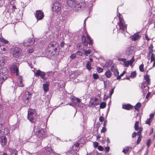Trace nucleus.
<instances>
[{
  "label": "nucleus",
  "instance_id": "nucleus-1",
  "mask_svg": "<svg viewBox=\"0 0 155 155\" xmlns=\"http://www.w3.org/2000/svg\"><path fill=\"white\" fill-rule=\"evenodd\" d=\"M66 2L68 5L76 11L80 10L82 7H84L85 5L84 1L78 2L76 1L75 0H67Z\"/></svg>",
  "mask_w": 155,
  "mask_h": 155
},
{
  "label": "nucleus",
  "instance_id": "nucleus-2",
  "mask_svg": "<svg viewBox=\"0 0 155 155\" xmlns=\"http://www.w3.org/2000/svg\"><path fill=\"white\" fill-rule=\"evenodd\" d=\"M33 130L35 132L36 135L39 138H43L46 136L45 130L40 127H35Z\"/></svg>",
  "mask_w": 155,
  "mask_h": 155
},
{
  "label": "nucleus",
  "instance_id": "nucleus-3",
  "mask_svg": "<svg viewBox=\"0 0 155 155\" xmlns=\"http://www.w3.org/2000/svg\"><path fill=\"white\" fill-rule=\"evenodd\" d=\"M8 76L7 69L3 68L0 69V84H2Z\"/></svg>",
  "mask_w": 155,
  "mask_h": 155
},
{
  "label": "nucleus",
  "instance_id": "nucleus-4",
  "mask_svg": "<svg viewBox=\"0 0 155 155\" xmlns=\"http://www.w3.org/2000/svg\"><path fill=\"white\" fill-rule=\"evenodd\" d=\"M58 44L56 41H53L52 42L49 44L48 46L47 47L46 49L48 52L51 51L53 50H54V51L55 52L54 53L53 52H52L53 53V54H55L56 53V51H57L58 48Z\"/></svg>",
  "mask_w": 155,
  "mask_h": 155
},
{
  "label": "nucleus",
  "instance_id": "nucleus-5",
  "mask_svg": "<svg viewBox=\"0 0 155 155\" xmlns=\"http://www.w3.org/2000/svg\"><path fill=\"white\" fill-rule=\"evenodd\" d=\"M119 22L117 24L119 27L120 29L124 31H126L127 25L125 24L123 18L121 17L120 14H119Z\"/></svg>",
  "mask_w": 155,
  "mask_h": 155
},
{
  "label": "nucleus",
  "instance_id": "nucleus-6",
  "mask_svg": "<svg viewBox=\"0 0 155 155\" xmlns=\"http://www.w3.org/2000/svg\"><path fill=\"white\" fill-rule=\"evenodd\" d=\"M21 49L18 47H13L11 48V52L14 57H19L21 54Z\"/></svg>",
  "mask_w": 155,
  "mask_h": 155
},
{
  "label": "nucleus",
  "instance_id": "nucleus-7",
  "mask_svg": "<svg viewBox=\"0 0 155 155\" xmlns=\"http://www.w3.org/2000/svg\"><path fill=\"white\" fill-rule=\"evenodd\" d=\"M81 38L83 43L85 45L87 46L88 44L90 45L93 44L92 40L88 35H87L86 37L84 35L82 36Z\"/></svg>",
  "mask_w": 155,
  "mask_h": 155
},
{
  "label": "nucleus",
  "instance_id": "nucleus-8",
  "mask_svg": "<svg viewBox=\"0 0 155 155\" xmlns=\"http://www.w3.org/2000/svg\"><path fill=\"white\" fill-rule=\"evenodd\" d=\"M61 8V5L58 2L54 3L52 6V11L56 12L58 14H60Z\"/></svg>",
  "mask_w": 155,
  "mask_h": 155
},
{
  "label": "nucleus",
  "instance_id": "nucleus-9",
  "mask_svg": "<svg viewBox=\"0 0 155 155\" xmlns=\"http://www.w3.org/2000/svg\"><path fill=\"white\" fill-rule=\"evenodd\" d=\"M31 96V93L28 91L25 92L23 97V100L25 104H28L30 102Z\"/></svg>",
  "mask_w": 155,
  "mask_h": 155
},
{
  "label": "nucleus",
  "instance_id": "nucleus-10",
  "mask_svg": "<svg viewBox=\"0 0 155 155\" xmlns=\"http://www.w3.org/2000/svg\"><path fill=\"white\" fill-rule=\"evenodd\" d=\"M35 15L38 21L42 20L44 16V12L41 10L36 11Z\"/></svg>",
  "mask_w": 155,
  "mask_h": 155
},
{
  "label": "nucleus",
  "instance_id": "nucleus-11",
  "mask_svg": "<svg viewBox=\"0 0 155 155\" xmlns=\"http://www.w3.org/2000/svg\"><path fill=\"white\" fill-rule=\"evenodd\" d=\"M120 60L124 63L125 67H128L129 65H132L134 61V59L133 57L130 61H127L125 58H121Z\"/></svg>",
  "mask_w": 155,
  "mask_h": 155
},
{
  "label": "nucleus",
  "instance_id": "nucleus-12",
  "mask_svg": "<svg viewBox=\"0 0 155 155\" xmlns=\"http://www.w3.org/2000/svg\"><path fill=\"white\" fill-rule=\"evenodd\" d=\"M10 69L12 73H14L15 72L16 75H18V70L17 64H12L10 66Z\"/></svg>",
  "mask_w": 155,
  "mask_h": 155
},
{
  "label": "nucleus",
  "instance_id": "nucleus-13",
  "mask_svg": "<svg viewBox=\"0 0 155 155\" xmlns=\"http://www.w3.org/2000/svg\"><path fill=\"white\" fill-rule=\"evenodd\" d=\"M34 43V41L32 39L27 38L24 41L23 43L25 46H28L33 44Z\"/></svg>",
  "mask_w": 155,
  "mask_h": 155
},
{
  "label": "nucleus",
  "instance_id": "nucleus-14",
  "mask_svg": "<svg viewBox=\"0 0 155 155\" xmlns=\"http://www.w3.org/2000/svg\"><path fill=\"white\" fill-rule=\"evenodd\" d=\"M35 75L36 77L40 76L42 79H45L44 78V76L45 74V73L43 71H42L39 70H36V71H34Z\"/></svg>",
  "mask_w": 155,
  "mask_h": 155
},
{
  "label": "nucleus",
  "instance_id": "nucleus-15",
  "mask_svg": "<svg viewBox=\"0 0 155 155\" xmlns=\"http://www.w3.org/2000/svg\"><path fill=\"white\" fill-rule=\"evenodd\" d=\"M7 142V139L5 136H2L0 137V143L2 146L6 145Z\"/></svg>",
  "mask_w": 155,
  "mask_h": 155
},
{
  "label": "nucleus",
  "instance_id": "nucleus-16",
  "mask_svg": "<svg viewBox=\"0 0 155 155\" xmlns=\"http://www.w3.org/2000/svg\"><path fill=\"white\" fill-rule=\"evenodd\" d=\"M111 71L113 72L115 76H118L119 75V72L117 69L114 66H112L110 68Z\"/></svg>",
  "mask_w": 155,
  "mask_h": 155
},
{
  "label": "nucleus",
  "instance_id": "nucleus-17",
  "mask_svg": "<svg viewBox=\"0 0 155 155\" xmlns=\"http://www.w3.org/2000/svg\"><path fill=\"white\" fill-rule=\"evenodd\" d=\"M49 85V84L48 81H46L45 83L43 84V87L45 92H46L48 91Z\"/></svg>",
  "mask_w": 155,
  "mask_h": 155
},
{
  "label": "nucleus",
  "instance_id": "nucleus-18",
  "mask_svg": "<svg viewBox=\"0 0 155 155\" xmlns=\"http://www.w3.org/2000/svg\"><path fill=\"white\" fill-rule=\"evenodd\" d=\"M98 99L95 98L92 99L91 101V104L92 105H97L99 104L98 101Z\"/></svg>",
  "mask_w": 155,
  "mask_h": 155
},
{
  "label": "nucleus",
  "instance_id": "nucleus-19",
  "mask_svg": "<svg viewBox=\"0 0 155 155\" xmlns=\"http://www.w3.org/2000/svg\"><path fill=\"white\" fill-rule=\"evenodd\" d=\"M123 108L129 110L133 108V106L130 104H124L122 106Z\"/></svg>",
  "mask_w": 155,
  "mask_h": 155
},
{
  "label": "nucleus",
  "instance_id": "nucleus-20",
  "mask_svg": "<svg viewBox=\"0 0 155 155\" xmlns=\"http://www.w3.org/2000/svg\"><path fill=\"white\" fill-rule=\"evenodd\" d=\"M22 78L21 76H20L17 79V84L20 87H23V84L22 83Z\"/></svg>",
  "mask_w": 155,
  "mask_h": 155
},
{
  "label": "nucleus",
  "instance_id": "nucleus-21",
  "mask_svg": "<svg viewBox=\"0 0 155 155\" xmlns=\"http://www.w3.org/2000/svg\"><path fill=\"white\" fill-rule=\"evenodd\" d=\"M140 37V36L138 33H136L131 37L132 39L134 41H135L138 39Z\"/></svg>",
  "mask_w": 155,
  "mask_h": 155
},
{
  "label": "nucleus",
  "instance_id": "nucleus-22",
  "mask_svg": "<svg viewBox=\"0 0 155 155\" xmlns=\"http://www.w3.org/2000/svg\"><path fill=\"white\" fill-rule=\"evenodd\" d=\"M141 88L142 89V91L144 93H145L148 90V87L147 85H144L142 84L141 86Z\"/></svg>",
  "mask_w": 155,
  "mask_h": 155
},
{
  "label": "nucleus",
  "instance_id": "nucleus-23",
  "mask_svg": "<svg viewBox=\"0 0 155 155\" xmlns=\"http://www.w3.org/2000/svg\"><path fill=\"white\" fill-rule=\"evenodd\" d=\"M144 79L147 81V84L149 85L150 84V80L149 78V76L147 74L144 76Z\"/></svg>",
  "mask_w": 155,
  "mask_h": 155
},
{
  "label": "nucleus",
  "instance_id": "nucleus-24",
  "mask_svg": "<svg viewBox=\"0 0 155 155\" xmlns=\"http://www.w3.org/2000/svg\"><path fill=\"white\" fill-rule=\"evenodd\" d=\"M112 74L111 72L109 70L107 71L105 73V75H106V77L107 78H110Z\"/></svg>",
  "mask_w": 155,
  "mask_h": 155
},
{
  "label": "nucleus",
  "instance_id": "nucleus-25",
  "mask_svg": "<svg viewBox=\"0 0 155 155\" xmlns=\"http://www.w3.org/2000/svg\"><path fill=\"white\" fill-rule=\"evenodd\" d=\"M141 106V104L140 103H138L136 105L134 106L135 109L137 111H139V109L140 108Z\"/></svg>",
  "mask_w": 155,
  "mask_h": 155
},
{
  "label": "nucleus",
  "instance_id": "nucleus-26",
  "mask_svg": "<svg viewBox=\"0 0 155 155\" xmlns=\"http://www.w3.org/2000/svg\"><path fill=\"white\" fill-rule=\"evenodd\" d=\"M35 115H32L28 116V119L31 122H34V117Z\"/></svg>",
  "mask_w": 155,
  "mask_h": 155
},
{
  "label": "nucleus",
  "instance_id": "nucleus-27",
  "mask_svg": "<svg viewBox=\"0 0 155 155\" xmlns=\"http://www.w3.org/2000/svg\"><path fill=\"white\" fill-rule=\"evenodd\" d=\"M35 110L31 109L29 110L28 112V116L32 115H35Z\"/></svg>",
  "mask_w": 155,
  "mask_h": 155
},
{
  "label": "nucleus",
  "instance_id": "nucleus-28",
  "mask_svg": "<svg viewBox=\"0 0 155 155\" xmlns=\"http://www.w3.org/2000/svg\"><path fill=\"white\" fill-rule=\"evenodd\" d=\"M0 41L4 44H7L8 43V41L2 37H1L0 38Z\"/></svg>",
  "mask_w": 155,
  "mask_h": 155
},
{
  "label": "nucleus",
  "instance_id": "nucleus-29",
  "mask_svg": "<svg viewBox=\"0 0 155 155\" xmlns=\"http://www.w3.org/2000/svg\"><path fill=\"white\" fill-rule=\"evenodd\" d=\"M153 46L152 44L149 47L148 53H149V54H151V53H152L153 51Z\"/></svg>",
  "mask_w": 155,
  "mask_h": 155
},
{
  "label": "nucleus",
  "instance_id": "nucleus-30",
  "mask_svg": "<svg viewBox=\"0 0 155 155\" xmlns=\"http://www.w3.org/2000/svg\"><path fill=\"white\" fill-rule=\"evenodd\" d=\"M91 63L90 62L88 61L87 62L86 64V67L89 70H90L91 69Z\"/></svg>",
  "mask_w": 155,
  "mask_h": 155
},
{
  "label": "nucleus",
  "instance_id": "nucleus-31",
  "mask_svg": "<svg viewBox=\"0 0 155 155\" xmlns=\"http://www.w3.org/2000/svg\"><path fill=\"white\" fill-rule=\"evenodd\" d=\"M0 50L1 52L2 53H4L6 51V48L4 46H0Z\"/></svg>",
  "mask_w": 155,
  "mask_h": 155
},
{
  "label": "nucleus",
  "instance_id": "nucleus-32",
  "mask_svg": "<svg viewBox=\"0 0 155 155\" xmlns=\"http://www.w3.org/2000/svg\"><path fill=\"white\" fill-rule=\"evenodd\" d=\"M129 147H125L122 151L125 154H126L128 151L129 150Z\"/></svg>",
  "mask_w": 155,
  "mask_h": 155
},
{
  "label": "nucleus",
  "instance_id": "nucleus-33",
  "mask_svg": "<svg viewBox=\"0 0 155 155\" xmlns=\"http://www.w3.org/2000/svg\"><path fill=\"white\" fill-rule=\"evenodd\" d=\"M139 122L136 121L134 125V128L136 130H137L138 129Z\"/></svg>",
  "mask_w": 155,
  "mask_h": 155
},
{
  "label": "nucleus",
  "instance_id": "nucleus-34",
  "mask_svg": "<svg viewBox=\"0 0 155 155\" xmlns=\"http://www.w3.org/2000/svg\"><path fill=\"white\" fill-rule=\"evenodd\" d=\"M136 73L135 71L132 72L130 76V78H134L136 77Z\"/></svg>",
  "mask_w": 155,
  "mask_h": 155
},
{
  "label": "nucleus",
  "instance_id": "nucleus-35",
  "mask_svg": "<svg viewBox=\"0 0 155 155\" xmlns=\"http://www.w3.org/2000/svg\"><path fill=\"white\" fill-rule=\"evenodd\" d=\"M2 62L3 63V65L5 63L6 60L7 59V58L6 57H4L2 58H0Z\"/></svg>",
  "mask_w": 155,
  "mask_h": 155
},
{
  "label": "nucleus",
  "instance_id": "nucleus-36",
  "mask_svg": "<svg viewBox=\"0 0 155 155\" xmlns=\"http://www.w3.org/2000/svg\"><path fill=\"white\" fill-rule=\"evenodd\" d=\"M46 150L47 152H48L50 153H51V155L52 154V153H54L53 152L51 148L50 147H48L47 148H46Z\"/></svg>",
  "mask_w": 155,
  "mask_h": 155
},
{
  "label": "nucleus",
  "instance_id": "nucleus-37",
  "mask_svg": "<svg viewBox=\"0 0 155 155\" xmlns=\"http://www.w3.org/2000/svg\"><path fill=\"white\" fill-rule=\"evenodd\" d=\"M133 51L132 50H131L130 49V48H128L127 51H126V53L128 55H130L131 53H132Z\"/></svg>",
  "mask_w": 155,
  "mask_h": 155
},
{
  "label": "nucleus",
  "instance_id": "nucleus-38",
  "mask_svg": "<svg viewBox=\"0 0 155 155\" xmlns=\"http://www.w3.org/2000/svg\"><path fill=\"white\" fill-rule=\"evenodd\" d=\"M106 104L105 102H102L100 104V107L101 108H104L106 106Z\"/></svg>",
  "mask_w": 155,
  "mask_h": 155
},
{
  "label": "nucleus",
  "instance_id": "nucleus-39",
  "mask_svg": "<svg viewBox=\"0 0 155 155\" xmlns=\"http://www.w3.org/2000/svg\"><path fill=\"white\" fill-rule=\"evenodd\" d=\"M126 72L125 71H124L123 73L120 74V75H118L117 77V79L119 80L120 79L121 77L123 76L124 74H126Z\"/></svg>",
  "mask_w": 155,
  "mask_h": 155
},
{
  "label": "nucleus",
  "instance_id": "nucleus-40",
  "mask_svg": "<svg viewBox=\"0 0 155 155\" xmlns=\"http://www.w3.org/2000/svg\"><path fill=\"white\" fill-rule=\"evenodd\" d=\"M138 130H139V131L137 133V135L139 136H141V131L143 130V128L140 127L138 128Z\"/></svg>",
  "mask_w": 155,
  "mask_h": 155
},
{
  "label": "nucleus",
  "instance_id": "nucleus-41",
  "mask_svg": "<svg viewBox=\"0 0 155 155\" xmlns=\"http://www.w3.org/2000/svg\"><path fill=\"white\" fill-rule=\"evenodd\" d=\"M143 67L144 65L143 64H141L139 66V69L140 71L143 72L144 71Z\"/></svg>",
  "mask_w": 155,
  "mask_h": 155
},
{
  "label": "nucleus",
  "instance_id": "nucleus-42",
  "mask_svg": "<svg viewBox=\"0 0 155 155\" xmlns=\"http://www.w3.org/2000/svg\"><path fill=\"white\" fill-rule=\"evenodd\" d=\"M155 60L154 55V54L152 53L151 55L150 61L151 62H152L153 61H154Z\"/></svg>",
  "mask_w": 155,
  "mask_h": 155
},
{
  "label": "nucleus",
  "instance_id": "nucleus-43",
  "mask_svg": "<svg viewBox=\"0 0 155 155\" xmlns=\"http://www.w3.org/2000/svg\"><path fill=\"white\" fill-rule=\"evenodd\" d=\"M152 121V120L150 118L147 119L146 121V123L147 124H148L150 125V122Z\"/></svg>",
  "mask_w": 155,
  "mask_h": 155
},
{
  "label": "nucleus",
  "instance_id": "nucleus-44",
  "mask_svg": "<svg viewBox=\"0 0 155 155\" xmlns=\"http://www.w3.org/2000/svg\"><path fill=\"white\" fill-rule=\"evenodd\" d=\"M96 70L99 73L103 71V69L100 67H97L96 68Z\"/></svg>",
  "mask_w": 155,
  "mask_h": 155
},
{
  "label": "nucleus",
  "instance_id": "nucleus-45",
  "mask_svg": "<svg viewBox=\"0 0 155 155\" xmlns=\"http://www.w3.org/2000/svg\"><path fill=\"white\" fill-rule=\"evenodd\" d=\"M139 137L137 139V143L138 144L139 143L141 140L142 136H139Z\"/></svg>",
  "mask_w": 155,
  "mask_h": 155
},
{
  "label": "nucleus",
  "instance_id": "nucleus-46",
  "mask_svg": "<svg viewBox=\"0 0 155 155\" xmlns=\"http://www.w3.org/2000/svg\"><path fill=\"white\" fill-rule=\"evenodd\" d=\"M107 130L106 128L105 127H103L101 131V133H105Z\"/></svg>",
  "mask_w": 155,
  "mask_h": 155
},
{
  "label": "nucleus",
  "instance_id": "nucleus-47",
  "mask_svg": "<svg viewBox=\"0 0 155 155\" xmlns=\"http://www.w3.org/2000/svg\"><path fill=\"white\" fill-rule=\"evenodd\" d=\"M84 51L85 53L87 56V54H90L91 52V50H84Z\"/></svg>",
  "mask_w": 155,
  "mask_h": 155
},
{
  "label": "nucleus",
  "instance_id": "nucleus-48",
  "mask_svg": "<svg viewBox=\"0 0 155 155\" xmlns=\"http://www.w3.org/2000/svg\"><path fill=\"white\" fill-rule=\"evenodd\" d=\"M93 76L94 78V79H97L99 77L98 75L96 74H94Z\"/></svg>",
  "mask_w": 155,
  "mask_h": 155
},
{
  "label": "nucleus",
  "instance_id": "nucleus-49",
  "mask_svg": "<svg viewBox=\"0 0 155 155\" xmlns=\"http://www.w3.org/2000/svg\"><path fill=\"white\" fill-rule=\"evenodd\" d=\"M98 143L97 142H94L93 143V146L94 148H96L98 147Z\"/></svg>",
  "mask_w": 155,
  "mask_h": 155
},
{
  "label": "nucleus",
  "instance_id": "nucleus-50",
  "mask_svg": "<svg viewBox=\"0 0 155 155\" xmlns=\"http://www.w3.org/2000/svg\"><path fill=\"white\" fill-rule=\"evenodd\" d=\"M34 49L32 48H29L28 49V52L29 53H31L34 51Z\"/></svg>",
  "mask_w": 155,
  "mask_h": 155
},
{
  "label": "nucleus",
  "instance_id": "nucleus-51",
  "mask_svg": "<svg viewBox=\"0 0 155 155\" xmlns=\"http://www.w3.org/2000/svg\"><path fill=\"white\" fill-rule=\"evenodd\" d=\"M76 57V54H72L70 56V58L72 59H73L75 58Z\"/></svg>",
  "mask_w": 155,
  "mask_h": 155
},
{
  "label": "nucleus",
  "instance_id": "nucleus-52",
  "mask_svg": "<svg viewBox=\"0 0 155 155\" xmlns=\"http://www.w3.org/2000/svg\"><path fill=\"white\" fill-rule=\"evenodd\" d=\"M98 149L100 151H102L104 150V148L102 146H99L98 147Z\"/></svg>",
  "mask_w": 155,
  "mask_h": 155
},
{
  "label": "nucleus",
  "instance_id": "nucleus-53",
  "mask_svg": "<svg viewBox=\"0 0 155 155\" xmlns=\"http://www.w3.org/2000/svg\"><path fill=\"white\" fill-rule=\"evenodd\" d=\"M151 141L150 139H149L148 140L147 142V145L148 147H149L150 146V144L151 143Z\"/></svg>",
  "mask_w": 155,
  "mask_h": 155
},
{
  "label": "nucleus",
  "instance_id": "nucleus-54",
  "mask_svg": "<svg viewBox=\"0 0 155 155\" xmlns=\"http://www.w3.org/2000/svg\"><path fill=\"white\" fill-rule=\"evenodd\" d=\"M76 54H77V55L81 56H82V53L80 51H78L76 52Z\"/></svg>",
  "mask_w": 155,
  "mask_h": 155
},
{
  "label": "nucleus",
  "instance_id": "nucleus-55",
  "mask_svg": "<svg viewBox=\"0 0 155 155\" xmlns=\"http://www.w3.org/2000/svg\"><path fill=\"white\" fill-rule=\"evenodd\" d=\"M110 150V147H107L105 148V150L106 152H108Z\"/></svg>",
  "mask_w": 155,
  "mask_h": 155
},
{
  "label": "nucleus",
  "instance_id": "nucleus-56",
  "mask_svg": "<svg viewBox=\"0 0 155 155\" xmlns=\"http://www.w3.org/2000/svg\"><path fill=\"white\" fill-rule=\"evenodd\" d=\"M114 88H113L112 89L110 92V95L111 96L112 95V94H113L114 91Z\"/></svg>",
  "mask_w": 155,
  "mask_h": 155
},
{
  "label": "nucleus",
  "instance_id": "nucleus-57",
  "mask_svg": "<svg viewBox=\"0 0 155 155\" xmlns=\"http://www.w3.org/2000/svg\"><path fill=\"white\" fill-rule=\"evenodd\" d=\"M99 121L101 122H103L104 120V117H100L99 119Z\"/></svg>",
  "mask_w": 155,
  "mask_h": 155
},
{
  "label": "nucleus",
  "instance_id": "nucleus-58",
  "mask_svg": "<svg viewBox=\"0 0 155 155\" xmlns=\"http://www.w3.org/2000/svg\"><path fill=\"white\" fill-rule=\"evenodd\" d=\"M74 99H76V101H77L78 102V103H79L80 102H81V99H80L79 98H75L74 97Z\"/></svg>",
  "mask_w": 155,
  "mask_h": 155
},
{
  "label": "nucleus",
  "instance_id": "nucleus-59",
  "mask_svg": "<svg viewBox=\"0 0 155 155\" xmlns=\"http://www.w3.org/2000/svg\"><path fill=\"white\" fill-rule=\"evenodd\" d=\"M136 135H137L136 133V132H134L133 133V134H132V138L136 136Z\"/></svg>",
  "mask_w": 155,
  "mask_h": 155
},
{
  "label": "nucleus",
  "instance_id": "nucleus-60",
  "mask_svg": "<svg viewBox=\"0 0 155 155\" xmlns=\"http://www.w3.org/2000/svg\"><path fill=\"white\" fill-rule=\"evenodd\" d=\"M70 155H79V154L76 152H74L71 153Z\"/></svg>",
  "mask_w": 155,
  "mask_h": 155
},
{
  "label": "nucleus",
  "instance_id": "nucleus-61",
  "mask_svg": "<svg viewBox=\"0 0 155 155\" xmlns=\"http://www.w3.org/2000/svg\"><path fill=\"white\" fill-rule=\"evenodd\" d=\"M154 115L153 114H151L150 115V119L151 120L153 118Z\"/></svg>",
  "mask_w": 155,
  "mask_h": 155
},
{
  "label": "nucleus",
  "instance_id": "nucleus-62",
  "mask_svg": "<svg viewBox=\"0 0 155 155\" xmlns=\"http://www.w3.org/2000/svg\"><path fill=\"white\" fill-rule=\"evenodd\" d=\"M107 123V120H105L104 121V123L103 124V125L104 127H105L106 126Z\"/></svg>",
  "mask_w": 155,
  "mask_h": 155
},
{
  "label": "nucleus",
  "instance_id": "nucleus-63",
  "mask_svg": "<svg viewBox=\"0 0 155 155\" xmlns=\"http://www.w3.org/2000/svg\"><path fill=\"white\" fill-rule=\"evenodd\" d=\"M150 92H148L147 95H146V99H148L149 97V96H150Z\"/></svg>",
  "mask_w": 155,
  "mask_h": 155
},
{
  "label": "nucleus",
  "instance_id": "nucleus-64",
  "mask_svg": "<svg viewBox=\"0 0 155 155\" xmlns=\"http://www.w3.org/2000/svg\"><path fill=\"white\" fill-rule=\"evenodd\" d=\"M145 38L148 41H149L150 40V39L148 38V36L147 35H145Z\"/></svg>",
  "mask_w": 155,
  "mask_h": 155
}]
</instances>
